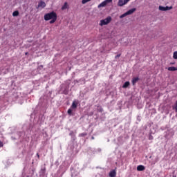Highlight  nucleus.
<instances>
[{"label": "nucleus", "instance_id": "nucleus-1", "mask_svg": "<svg viewBox=\"0 0 177 177\" xmlns=\"http://www.w3.org/2000/svg\"><path fill=\"white\" fill-rule=\"evenodd\" d=\"M44 20L46 21H50V24H53V23L56 22V20H57V14L54 11L47 13L44 15Z\"/></svg>", "mask_w": 177, "mask_h": 177}, {"label": "nucleus", "instance_id": "nucleus-2", "mask_svg": "<svg viewBox=\"0 0 177 177\" xmlns=\"http://www.w3.org/2000/svg\"><path fill=\"white\" fill-rule=\"evenodd\" d=\"M111 20H113V19L110 16H108L106 19L100 20V26H101V27H102V26H107V24L111 23Z\"/></svg>", "mask_w": 177, "mask_h": 177}, {"label": "nucleus", "instance_id": "nucleus-3", "mask_svg": "<svg viewBox=\"0 0 177 177\" xmlns=\"http://www.w3.org/2000/svg\"><path fill=\"white\" fill-rule=\"evenodd\" d=\"M129 1H131V0H118V6H119L120 8L122 6H124V5H127V3H128V2H129Z\"/></svg>", "mask_w": 177, "mask_h": 177}, {"label": "nucleus", "instance_id": "nucleus-4", "mask_svg": "<svg viewBox=\"0 0 177 177\" xmlns=\"http://www.w3.org/2000/svg\"><path fill=\"white\" fill-rule=\"evenodd\" d=\"M111 2H113V0H105L98 6V8H104V6H106L107 3H111Z\"/></svg>", "mask_w": 177, "mask_h": 177}, {"label": "nucleus", "instance_id": "nucleus-5", "mask_svg": "<svg viewBox=\"0 0 177 177\" xmlns=\"http://www.w3.org/2000/svg\"><path fill=\"white\" fill-rule=\"evenodd\" d=\"M172 6H166L164 7L162 6H159V10H161L162 12H167V10H171V9H172Z\"/></svg>", "mask_w": 177, "mask_h": 177}, {"label": "nucleus", "instance_id": "nucleus-6", "mask_svg": "<svg viewBox=\"0 0 177 177\" xmlns=\"http://www.w3.org/2000/svg\"><path fill=\"white\" fill-rule=\"evenodd\" d=\"M45 6H46V3H45V1H41L40 2H39L37 8H41V9H44Z\"/></svg>", "mask_w": 177, "mask_h": 177}, {"label": "nucleus", "instance_id": "nucleus-7", "mask_svg": "<svg viewBox=\"0 0 177 177\" xmlns=\"http://www.w3.org/2000/svg\"><path fill=\"white\" fill-rule=\"evenodd\" d=\"M136 12V8H131L127 12H126V15L127 16H129V15H132V13Z\"/></svg>", "mask_w": 177, "mask_h": 177}, {"label": "nucleus", "instance_id": "nucleus-8", "mask_svg": "<svg viewBox=\"0 0 177 177\" xmlns=\"http://www.w3.org/2000/svg\"><path fill=\"white\" fill-rule=\"evenodd\" d=\"M116 176H117V172L115 171V169H113L109 172L110 177H115Z\"/></svg>", "mask_w": 177, "mask_h": 177}, {"label": "nucleus", "instance_id": "nucleus-9", "mask_svg": "<svg viewBox=\"0 0 177 177\" xmlns=\"http://www.w3.org/2000/svg\"><path fill=\"white\" fill-rule=\"evenodd\" d=\"M78 104V102L76 101H73L72 103V105L71 106V109H77V105Z\"/></svg>", "mask_w": 177, "mask_h": 177}, {"label": "nucleus", "instance_id": "nucleus-10", "mask_svg": "<svg viewBox=\"0 0 177 177\" xmlns=\"http://www.w3.org/2000/svg\"><path fill=\"white\" fill-rule=\"evenodd\" d=\"M145 167L143 165H138L137 167V171H145Z\"/></svg>", "mask_w": 177, "mask_h": 177}, {"label": "nucleus", "instance_id": "nucleus-11", "mask_svg": "<svg viewBox=\"0 0 177 177\" xmlns=\"http://www.w3.org/2000/svg\"><path fill=\"white\" fill-rule=\"evenodd\" d=\"M169 71H177V68L175 66H170L167 68Z\"/></svg>", "mask_w": 177, "mask_h": 177}, {"label": "nucleus", "instance_id": "nucleus-12", "mask_svg": "<svg viewBox=\"0 0 177 177\" xmlns=\"http://www.w3.org/2000/svg\"><path fill=\"white\" fill-rule=\"evenodd\" d=\"M138 81H139V78L138 77H133L132 80V85H135Z\"/></svg>", "mask_w": 177, "mask_h": 177}, {"label": "nucleus", "instance_id": "nucleus-13", "mask_svg": "<svg viewBox=\"0 0 177 177\" xmlns=\"http://www.w3.org/2000/svg\"><path fill=\"white\" fill-rule=\"evenodd\" d=\"M68 8V4L67 2H65L64 6L62 7V10H66Z\"/></svg>", "mask_w": 177, "mask_h": 177}, {"label": "nucleus", "instance_id": "nucleus-14", "mask_svg": "<svg viewBox=\"0 0 177 177\" xmlns=\"http://www.w3.org/2000/svg\"><path fill=\"white\" fill-rule=\"evenodd\" d=\"M129 85H131V83L129 82H126L123 84L122 88H128Z\"/></svg>", "mask_w": 177, "mask_h": 177}, {"label": "nucleus", "instance_id": "nucleus-15", "mask_svg": "<svg viewBox=\"0 0 177 177\" xmlns=\"http://www.w3.org/2000/svg\"><path fill=\"white\" fill-rule=\"evenodd\" d=\"M97 111L99 113H103V108H102V106H98Z\"/></svg>", "mask_w": 177, "mask_h": 177}, {"label": "nucleus", "instance_id": "nucleus-16", "mask_svg": "<svg viewBox=\"0 0 177 177\" xmlns=\"http://www.w3.org/2000/svg\"><path fill=\"white\" fill-rule=\"evenodd\" d=\"M12 16L16 17V16H19V11H15L12 13Z\"/></svg>", "mask_w": 177, "mask_h": 177}, {"label": "nucleus", "instance_id": "nucleus-17", "mask_svg": "<svg viewBox=\"0 0 177 177\" xmlns=\"http://www.w3.org/2000/svg\"><path fill=\"white\" fill-rule=\"evenodd\" d=\"M68 115H73V110L71 109H69L68 110Z\"/></svg>", "mask_w": 177, "mask_h": 177}, {"label": "nucleus", "instance_id": "nucleus-18", "mask_svg": "<svg viewBox=\"0 0 177 177\" xmlns=\"http://www.w3.org/2000/svg\"><path fill=\"white\" fill-rule=\"evenodd\" d=\"M173 57L176 59H177V51H175L173 54Z\"/></svg>", "mask_w": 177, "mask_h": 177}, {"label": "nucleus", "instance_id": "nucleus-19", "mask_svg": "<svg viewBox=\"0 0 177 177\" xmlns=\"http://www.w3.org/2000/svg\"><path fill=\"white\" fill-rule=\"evenodd\" d=\"M126 16H127V13L125 12L123 15H120V19H124V17H126Z\"/></svg>", "mask_w": 177, "mask_h": 177}, {"label": "nucleus", "instance_id": "nucleus-20", "mask_svg": "<svg viewBox=\"0 0 177 177\" xmlns=\"http://www.w3.org/2000/svg\"><path fill=\"white\" fill-rule=\"evenodd\" d=\"M173 177H177V170L174 171Z\"/></svg>", "mask_w": 177, "mask_h": 177}, {"label": "nucleus", "instance_id": "nucleus-21", "mask_svg": "<svg viewBox=\"0 0 177 177\" xmlns=\"http://www.w3.org/2000/svg\"><path fill=\"white\" fill-rule=\"evenodd\" d=\"M70 136H75V135L74 134V131H71L70 133H69Z\"/></svg>", "mask_w": 177, "mask_h": 177}, {"label": "nucleus", "instance_id": "nucleus-22", "mask_svg": "<svg viewBox=\"0 0 177 177\" xmlns=\"http://www.w3.org/2000/svg\"><path fill=\"white\" fill-rule=\"evenodd\" d=\"M80 136H86V133H82L80 134Z\"/></svg>", "mask_w": 177, "mask_h": 177}, {"label": "nucleus", "instance_id": "nucleus-23", "mask_svg": "<svg viewBox=\"0 0 177 177\" xmlns=\"http://www.w3.org/2000/svg\"><path fill=\"white\" fill-rule=\"evenodd\" d=\"M121 57V54H118L115 57V59H118V57Z\"/></svg>", "mask_w": 177, "mask_h": 177}, {"label": "nucleus", "instance_id": "nucleus-24", "mask_svg": "<svg viewBox=\"0 0 177 177\" xmlns=\"http://www.w3.org/2000/svg\"><path fill=\"white\" fill-rule=\"evenodd\" d=\"M0 147H3V142L2 141H0Z\"/></svg>", "mask_w": 177, "mask_h": 177}, {"label": "nucleus", "instance_id": "nucleus-25", "mask_svg": "<svg viewBox=\"0 0 177 177\" xmlns=\"http://www.w3.org/2000/svg\"><path fill=\"white\" fill-rule=\"evenodd\" d=\"M176 113H177V101L176 102V106H175Z\"/></svg>", "mask_w": 177, "mask_h": 177}, {"label": "nucleus", "instance_id": "nucleus-26", "mask_svg": "<svg viewBox=\"0 0 177 177\" xmlns=\"http://www.w3.org/2000/svg\"><path fill=\"white\" fill-rule=\"evenodd\" d=\"M39 68H44V66H42V65L39 66Z\"/></svg>", "mask_w": 177, "mask_h": 177}, {"label": "nucleus", "instance_id": "nucleus-27", "mask_svg": "<svg viewBox=\"0 0 177 177\" xmlns=\"http://www.w3.org/2000/svg\"><path fill=\"white\" fill-rule=\"evenodd\" d=\"M37 156L38 158H39V153H37Z\"/></svg>", "mask_w": 177, "mask_h": 177}, {"label": "nucleus", "instance_id": "nucleus-28", "mask_svg": "<svg viewBox=\"0 0 177 177\" xmlns=\"http://www.w3.org/2000/svg\"><path fill=\"white\" fill-rule=\"evenodd\" d=\"M25 55H28V53H26Z\"/></svg>", "mask_w": 177, "mask_h": 177}, {"label": "nucleus", "instance_id": "nucleus-29", "mask_svg": "<svg viewBox=\"0 0 177 177\" xmlns=\"http://www.w3.org/2000/svg\"><path fill=\"white\" fill-rule=\"evenodd\" d=\"M149 139H153V137H150Z\"/></svg>", "mask_w": 177, "mask_h": 177}, {"label": "nucleus", "instance_id": "nucleus-30", "mask_svg": "<svg viewBox=\"0 0 177 177\" xmlns=\"http://www.w3.org/2000/svg\"><path fill=\"white\" fill-rule=\"evenodd\" d=\"M170 64H175V63H171Z\"/></svg>", "mask_w": 177, "mask_h": 177}]
</instances>
